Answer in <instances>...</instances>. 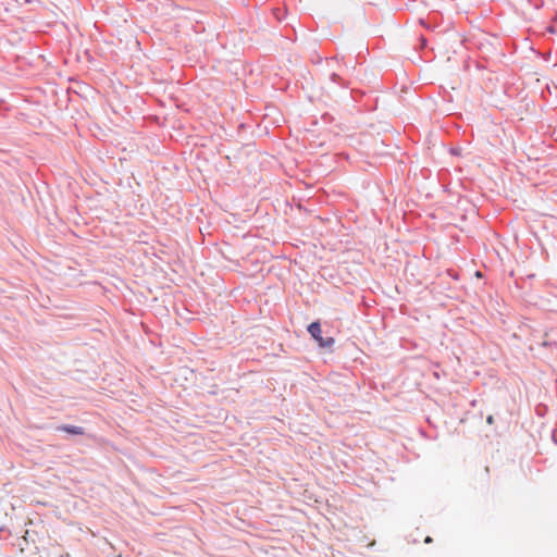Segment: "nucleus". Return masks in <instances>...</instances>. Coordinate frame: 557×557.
Masks as SVG:
<instances>
[{"label": "nucleus", "instance_id": "1", "mask_svg": "<svg viewBox=\"0 0 557 557\" xmlns=\"http://www.w3.org/2000/svg\"><path fill=\"white\" fill-rule=\"evenodd\" d=\"M308 332L315 339V342L318 343V345L320 347L330 348V347L333 346V344H334V338L333 337H327V338H323L322 337V335H321L322 331H321V326H320L319 322H312L308 326Z\"/></svg>", "mask_w": 557, "mask_h": 557}, {"label": "nucleus", "instance_id": "2", "mask_svg": "<svg viewBox=\"0 0 557 557\" xmlns=\"http://www.w3.org/2000/svg\"><path fill=\"white\" fill-rule=\"evenodd\" d=\"M58 430L70 433V434H74V435H83L85 432L82 426H76V425H61L58 428Z\"/></svg>", "mask_w": 557, "mask_h": 557}, {"label": "nucleus", "instance_id": "4", "mask_svg": "<svg viewBox=\"0 0 557 557\" xmlns=\"http://www.w3.org/2000/svg\"><path fill=\"white\" fill-rule=\"evenodd\" d=\"M425 543H431L432 542V539L430 536H426L425 540H424Z\"/></svg>", "mask_w": 557, "mask_h": 557}, {"label": "nucleus", "instance_id": "3", "mask_svg": "<svg viewBox=\"0 0 557 557\" xmlns=\"http://www.w3.org/2000/svg\"><path fill=\"white\" fill-rule=\"evenodd\" d=\"M486 422H487L488 424H493V423H494V418H493V416H488V417L486 418Z\"/></svg>", "mask_w": 557, "mask_h": 557}]
</instances>
